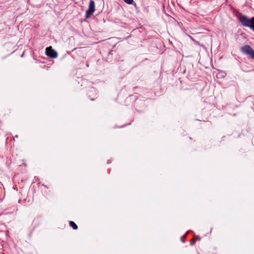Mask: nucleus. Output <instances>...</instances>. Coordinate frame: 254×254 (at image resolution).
Returning <instances> with one entry per match:
<instances>
[{"label":"nucleus","mask_w":254,"mask_h":254,"mask_svg":"<svg viewBox=\"0 0 254 254\" xmlns=\"http://www.w3.org/2000/svg\"><path fill=\"white\" fill-rule=\"evenodd\" d=\"M195 242L196 241H195V239L194 238L191 239L190 242V245L191 246H193Z\"/></svg>","instance_id":"nucleus-8"},{"label":"nucleus","mask_w":254,"mask_h":254,"mask_svg":"<svg viewBox=\"0 0 254 254\" xmlns=\"http://www.w3.org/2000/svg\"><path fill=\"white\" fill-rule=\"evenodd\" d=\"M95 2L93 0H90L89 2L88 10L86 12L85 18H88L90 17L95 11Z\"/></svg>","instance_id":"nucleus-3"},{"label":"nucleus","mask_w":254,"mask_h":254,"mask_svg":"<svg viewBox=\"0 0 254 254\" xmlns=\"http://www.w3.org/2000/svg\"><path fill=\"white\" fill-rule=\"evenodd\" d=\"M124 0L126 3L129 4H132L133 2V0Z\"/></svg>","instance_id":"nucleus-7"},{"label":"nucleus","mask_w":254,"mask_h":254,"mask_svg":"<svg viewBox=\"0 0 254 254\" xmlns=\"http://www.w3.org/2000/svg\"><path fill=\"white\" fill-rule=\"evenodd\" d=\"M241 51L245 54L249 56L252 59H254V50L248 45H245L241 48Z\"/></svg>","instance_id":"nucleus-2"},{"label":"nucleus","mask_w":254,"mask_h":254,"mask_svg":"<svg viewBox=\"0 0 254 254\" xmlns=\"http://www.w3.org/2000/svg\"><path fill=\"white\" fill-rule=\"evenodd\" d=\"M194 237H194V239H195V241H199V240H200L201 239L200 237V236H195H195H194Z\"/></svg>","instance_id":"nucleus-9"},{"label":"nucleus","mask_w":254,"mask_h":254,"mask_svg":"<svg viewBox=\"0 0 254 254\" xmlns=\"http://www.w3.org/2000/svg\"><path fill=\"white\" fill-rule=\"evenodd\" d=\"M69 226L71 227L74 230H77L78 228V227L77 225L72 221H69Z\"/></svg>","instance_id":"nucleus-5"},{"label":"nucleus","mask_w":254,"mask_h":254,"mask_svg":"<svg viewBox=\"0 0 254 254\" xmlns=\"http://www.w3.org/2000/svg\"><path fill=\"white\" fill-rule=\"evenodd\" d=\"M46 54L48 57L52 59L56 58L58 57L57 52L51 46L46 49Z\"/></svg>","instance_id":"nucleus-4"},{"label":"nucleus","mask_w":254,"mask_h":254,"mask_svg":"<svg viewBox=\"0 0 254 254\" xmlns=\"http://www.w3.org/2000/svg\"><path fill=\"white\" fill-rule=\"evenodd\" d=\"M187 235H188V233H187L186 234L184 235L182 237H181V240L183 243L185 242V238L187 237Z\"/></svg>","instance_id":"nucleus-6"},{"label":"nucleus","mask_w":254,"mask_h":254,"mask_svg":"<svg viewBox=\"0 0 254 254\" xmlns=\"http://www.w3.org/2000/svg\"><path fill=\"white\" fill-rule=\"evenodd\" d=\"M239 20L244 26L249 27L254 31V16L249 19L247 16L241 15Z\"/></svg>","instance_id":"nucleus-1"}]
</instances>
